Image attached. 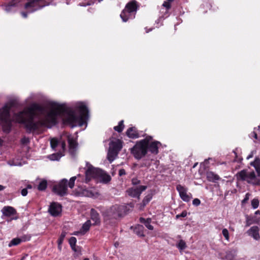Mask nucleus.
I'll use <instances>...</instances> for the list:
<instances>
[{"mask_svg":"<svg viewBox=\"0 0 260 260\" xmlns=\"http://www.w3.org/2000/svg\"><path fill=\"white\" fill-rule=\"evenodd\" d=\"M15 118L24 125L27 133L39 132L49 127V108L33 103L27 109L16 114Z\"/></svg>","mask_w":260,"mask_h":260,"instance_id":"nucleus-1","label":"nucleus"},{"mask_svg":"<svg viewBox=\"0 0 260 260\" xmlns=\"http://www.w3.org/2000/svg\"><path fill=\"white\" fill-rule=\"evenodd\" d=\"M56 110L60 116L61 123L63 126L74 128L77 126H82L87 124L89 119V110L83 103H81L77 107L79 115L71 107L62 105H56Z\"/></svg>","mask_w":260,"mask_h":260,"instance_id":"nucleus-2","label":"nucleus"},{"mask_svg":"<svg viewBox=\"0 0 260 260\" xmlns=\"http://www.w3.org/2000/svg\"><path fill=\"white\" fill-rule=\"evenodd\" d=\"M76 179V176L71 177L69 182L67 179H62L53 186L52 190L59 197L66 196L68 194V185L70 188H73Z\"/></svg>","mask_w":260,"mask_h":260,"instance_id":"nucleus-3","label":"nucleus"},{"mask_svg":"<svg viewBox=\"0 0 260 260\" xmlns=\"http://www.w3.org/2000/svg\"><path fill=\"white\" fill-rule=\"evenodd\" d=\"M140 7V4L136 0H132L128 2L120 15L122 21L126 22L129 19L135 18V15Z\"/></svg>","mask_w":260,"mask_h":260,"instance_id":"nucleus-4","label":"nucleus"},{"mask_svg":"<svg viewBox=\"0 0 260 260\" xmlns=\"http://www.w3.org/2000/svg\"><path fill=\"white\" fill-rule=\"evenodd\" d=\"M87 169L85 171V175L84 177L81 174H78L77 178V182L82 181L88 183L92 179H99L101 175L102 169L94 167L89 162H86Z\"/></svg>","mask_w":260,"mask_h":260,"instance_id":"nucleus-5","label":"nucleus"},{"mask_svg":"<svg viewBox=\"0 0 260 260\" xmlns=\"http://www.w3.org/2000/svg\"><path fill=\"white\" fill-rule=\"evenodd\" d=\"M126 210V206L116 204L106 210L104 212V216L106 219H117L122 217L125 214Z\"/></svg>","mask_w":260,"mask_h":260,"instance_id":"nucleus-6","label":"nucleus"},{"mask_svg":"<svg viewBox=\"0 0 260 260\" xmlns=\"http://www.w3.org/2000/svg\"><path fill=\"white\" fill-rule=\"evenodd\" d=\"M147 140L143 139L137 141L131 149V152L137 159H140L147 154Z\"/></svg>","mask_w":260,"mask_h":260,"instance_id":"nucleus-7","label":"nucleus"},{"mask_svg":"<svg viewBox=\"0 0 260 260\" xmlns=\"http://www.w3.org/2000/svg\"><path fill=\"white\" fill-rule=\"evenodd\" d=\"M236 176L239 180L246 181L248 183L260 186V179L256 177L254 171L248 173L246 170H243L238 172Z\"/></svg>","mask_w":260,"mask_h":260,"instance_id":"nucleus-8","label":"nucleus"},{"mask_svg":"<svg viewBox=\"0 0 260 260\" xmlns=\"http://www.w3.org/2000/svg\"><path fill=\"white\" fill-rule=\"evenodd\" d=\"M49 4V0H27L24 5V9L28 12H34Z\"/></svg>","mask_w":260,"mask_h":260,"instance_id":"nucleus-9","label":"nucleus"},{"mask_svg":"<svg viewBox=\"0 0 260 260\" xmlns=\"http://www.w3.org/2000/svg\"><path fill=\"white\" fill-rule=\"evenodd\" d=\"M56 105L59 104L50 101V128L58 124L59 119H61L56 109Z\"/></svg>","mask_w":260,"mask_h":260,"instance_id":"nucleus-10","label":"nucleus"},{"mask_svg":"<svg viewBox=\"0 0 260 260\" xmlns=\"http://www.w3.org/2000/svg\"><path fill=\"white\" fill-rule=\"evenodd\" d=\"M145 139L147 140V152L149 151L152 154L156 155L158 153V148L161 145V144L160 142L153 140V137L151 136H147L145 138Z\"/></svg>","mask_w":260,"mask_h":260,"instance_id":"nucleus-11","label":"nucleus"},{"mask_svg":"<svg viewBox=\"0 0 260 260\" xmlns=\"http://www.w3.org/2000/svg\"><path fill=\"white\" fill-rule=\"evenodd\" d=\"M62 206L60 203L52 202L50 203V215L54 217H60L62 215Z\"/></svg>","mask_w":260,"mask_h":260,"instance_id":"nucleus-12","label":"nucleus"},{"mask_svg":"<svg viewBox=\"0 0 260 260\" xmlns=\"http://www.w3.org/2000/svg\"><path fill=\"white\" fill-rule=\"evenodd\" d=\"M147 186L140 185L136 187H132L127 190L128 194L133 198H139L142 192L145 190Z\"/></svg>","mask_w":260,"mask_h":260,"instance_id":"nucleus-13","label":"nucleus"},{"mask_svg":"<svg viewBox=\"0 0 260 260\" xmlns=\"http://www.w3.org/2000/svg\"><path fill=\"white\" fill-rule=\"evenodd\" d=\"M14 106V102H11L9 105H5L0 113V119L7 121L10 118V111L11 107Z\"/></svg>","mask_w":260,"mask_h":260,"instance_id":"nucleus-14","label":"nucleus"},{"mask_svg":"<svg viewBox=\"0 0 260 260\" xmlns=\"http://www.w3.org/2000/svg\"><path fill=\"white\" fill-rule=\"evenodd\" d=\"M68 142L69 144V152L72 156H74L78 145L77 139L73 137L69 136L68 137Z\"/></svg>","mask_w":260,"mask_h":260,"instance_id":"nucleus-15","label":"nucleus"},{"mask_svg":"<svg viewBox=\"0 0 260 260\" xmlns=\"http://www.w3.org/2000/svg\"><path fill=\"white\" fill-rule=\"evenodd\" d=\"M176 190L179 192V196L183 201L186 202H188L190 201V197L188 194H187V188L181 185V184H178L176 186Z\"/></svg>","mask_w":260,"mask_h":260,"instance_id":"nucleus-16","label":"nucleus"},{"mask_svg":"<svg viewBox=\"0 0 260 260\" xmlns=\"http://www.w3.org/2000/svg\"><path fill=\"white\" fill-rule=\"evenodd\" d=\"M3 216L10 217L17 214L16 210L11 206H5L2 209Z\"/></svg>","mask_w":260,"mask_h":260,"instance_id":"nucleus-17","label":"nucleus"},{"mask_svg":"<svg viewBox=\"0 0 260 260\" xmlns=\"http://www.w3.org/2000/svg\"><path fill=\"white\" fill-rule=\"evenodd\" d=\"M249 236L252 237L254 239L258 240L260 239L259 234V228L257 226H253L247 232Z\"/></svg>","mask_w":260,"mask_h":260,"instance_id":"nucleus-18","label":"nucleus"},{"mask_svg":"<svg viewBox=\"0 0 260 260\" xmlns=\"http://www.w3.org/2000/svg\"><path fill=\"white\" fill-rule=\"evenodd\" d=\"M126 135L131 139H137L139 137V134L137 128L135 126L129 127L126 132Z\"/></svg>","mask_w":260,"mask_h":260,"instance_id":"nucleus-19","label":"nucleus"},{"mask_svg":"<svg viewBox=\"0 0 260 260\" xmlns=\"http://www.w3.org/2000/svg\"><path fill=\"white\" fill-rule=\"evenodd\" d=\"M90 218L94 221L93 225H99L101 222L99 213L93 208L90 210Z\"/></svg>","mask_w":260,"mask_h":260,"instance_id":"nucleus-20","label":"nucleus"},{"mask_svg":"<svg viewBox=\"0 0 260 260\" xmlns=\"http://www.w3.org/2000/svg\"><path fill=\"white\" fill-rule=\"evenodd\" d=\"M206 178L208 181L216 183L217 181L221 179L220 177L212 171H207L206 173Z\"/></svg>","mask_w":260,"mask_h":260,"instance_id":"nucleus-21","label":"nucleus"},{"mask_svg":"<svg viewBox=\"0 0 260 260\" xmlns=\"http://www.w3.org/2000/svg\"><path fill=\"white\" fill-rule=\"evenodd\" d=\"M122 147V142L120 140H117L116 141L112 142V151H114L115 153H118L121 149Z\"/></svg>","mask_w":260,"mask_h":260,"instance_id":"nucleus-22","label":"nucleus"},{"mask_svg":"<svg viewBox=\"0 0 260 260\" xmlns=\"http://www.w3.org/2000/svg\"><path fill=\"white\" fill-rule=\"evenodd\" d=\"M92 225L91 221L87 220L82 226L80 229L79 232L81 235H84L86 234L90 229L91 225Z\"/></svg>","mask_w":260,"mask_h":260,"instance_id":"nucleus-23","label":"nucleus"},{"mask_svg":"<svg viewBox=\"0 0 260 260\" xmlns=\"http://www.w3.org/2000/svg\"><path fill=\"white\" fill-rule=\"evenodd\" d=\"M99 178L101 179L102 182L104 183H107L111 180V176L102 170L101 175L99 176Z\"/></svg>","mask_w":260,"mask_h":260,"instance_id":"nucleus-24","label":"nucleus"},{"mask_svg":"<svg viewBox=\"0 0 260 260\" xmlns=\"http://www.w3.org/2000/svg\"><path fill=\"white\" fill-rule=\"evenodd\" d=\"M140 222L143 223L145 226L150 230H153V226L150 224L151 219L150 218L145 219L143 217H140L139 219Z\"/></svg>","mask_w":260,"mask_h":260,"instance_id":"nucleus-25","label":"nucleus"},{"mask_svg":"<svg viewBox=\"0 0 260 260\" xmlns=\"http://www.w3.org/2000/svg\"><path fill=\"white\" fill-rule=\"evenodd\" d=\"M144 228L143 225L138 224L135 227L134 229V232L138 236L143 237L145 236L144 234Z\"/></svg>","mask_w":260,"mask_h":260,"instance_id":"nucleus-26","label":"nucleus"},{"mask_svg":"<svg viewBox=\"0 0 260 260\" xmlns=\"http://www.w3.org/2000/svg\"><path fill=\"white\" fill-rule=\"evenodd\" d=\"M76 242L77 239L75 237H71L69 240V244L72 249L75 252L78 251L76 247Z\"/></svg>","mask_w":260,"mask_h":260,"instance_id":"nucleus-27","label":"nucleus"},{"mask_svg":"<svg viewBox=\"0 0 260 260\" xmlns=\"http://www.w3.org/2000/svg\"><path fill=\"white\" fill-rule=\"evenodd\" d=\"M124 128V120H121L118 122V125L114 127V129L118 133H121Z\"/></svg>","mask_w":260,"mask_h":260,"instance_id":"nucleus-28","label":"nucleus"},{"mask_svg":"<svg viewBox=\"0 0 260 260\" xmlns=\"http://www.w3.org/2000/svg\"><path fill=\"white\" fill-rule=\"evenodd\" d=\"M138 165L140 168L144 167L148 168L151 166V161L148 159H144Z\"/></svg>","mask_w":260,"mask_h":260,"instance_id":"nucleus-29","label":"nucleus"},{"mask_svg":"<svg viewBox=\"0 0 260 260\" xmlns=\"http://www.w3.org/2000/svg\"><path fill=\"white\" fill-rule=\"evenodd\" d=\"M61 153L57 152L50 155V160H58L61 157Z\"/></svg>","mask_w":260,"mask_h":260,"instance_id":"nucleus-30","label":"nucleus"},{"mask_svg":"<svg viewBox=\"0 0 260 260\" xmlns=\"http://www.w3.org/2000/svg\"><path fill=\"white\" fill-rule=\"evenodd\" d=\"M152 198V196L151 194H148L143 199L142 201V205L145 206L151 201Z\"/></svg>","mask_w":260,"mask_h":260,"instance_id":"nucleus-31","label":"nucleus"},{"mask_svg":"<svg viewBox=\"0 0 260 260\" xmlns=\"http://www.w3.org/2000/svg\"><path fill=\"white\" fill-rule=\"evenodd\" d=\"M47 182L46 180L41 181L38 186V189L39 190L42 191L46 189L47 187Z\"/></svg>","mask_w":260,"mask_h":260,"instance_id":"nucleus-32","label":"nucleus"},{"mask_svg":"<svg viewBox=\"0 0 260 260\" xmlns=\"http://www.w3.org/2000/svg\"><path fill=\"white\" fill-rule=\"evenodd\" d=\"M177 247L180 250H184L186 247L185 242L183 240H179L178 243L177 245Z\"/></svg>","mask_w":260,"mask_h":260,"instance_id":"nucleus-33","label":"nucleus"},{"mask_svg":"<svg viewBox=\"0 0 260 260\" xmlns=\"http://www.w3.org/2000/svg\"><path fill=\"white\" fill-rule=\"evenodd\" d=\"M21 242L19 238H14L11 240L10 243L9 244V246H12L13 245H17L19 244Z\"/></svg>","mask_w":260,"mask_h":260,"instance_id":"nucleus-34","label":"nucleus"},{"mask_svg":"<svg viewBox=\"0 0 260 260\" xmlns=\"http://www.w3.org/2000/svg\"><path fill=\"white\" fill-rule=\"evenodd\" d=\"M50 145L52 149H54L58 145V142L57 139L53 138L50 140Z\"/></svg>","mask_w":260,"mask_h":260,"instance_id":"nucleus-35","label":"nucleus"},{"mask_svg":"<svg viewBox=\"0 0 260 260\" xmlns=\"http://www.w3.org/2000/svg\"><path fill=\"white\" fill-rule=\"evenodd\" d=\"M259 205V200L257 199H254L251 201V206L253 209H256Z\"/></svg>","mask_w":260,"mask_h":260,"instance_id":"nucleus-36","label":"nucleus"},{"mask_svg":"<svg viewBox=\"0 0 260 260\" xmlns=\"http://www.w3.org/2000/svg\"><path fill=\"white\" fill-rule=\"evenodd\" d=\"M222 234L225 239L229 241L230 239L229 231L226 229H223L222 231Z\"/></svg>","mask_w":260,"mask_h":260,"instance_id":"nucleus-37","label":"nucleus"},{"mask_svg":"<svg viewBox=\"0 0 260 260\" xmlns=\"http://www.w3.org/2000/svg\"><path fill=\"white\" fill-rule=\"evenodd\" d=\"M21 0H11L9 4H10L12 7L16 8L18 6L19 3Z\"/></svg>","mask_w":260,"mask_h":260,"instance_id":"nucleus-38","label":"nucleus"},{"mask_svg":"<svg viewBox=\"0 0 260 260\" xmlns=\"http://www.w3.org/2000/svg\"><path fill=\"white\" fill-rule=\"evenodd\" d=\"M187 211L186 210H184L182 212L181 214L176 215L175 218L176 219L180 218L181 217L184 218L185 217L187 216Z\"/></svg>","mask_w":260,"mask_h":260,"instance_id":"nucleus-39","label":"nucleus"},{"mask_svg":"<svg viewBox=\"0 0 260 260\" xmlns=\"http://www.w3.org/2000/svg\"><path fill=\"white\" fill-rule=\"evenodd\" d=\"M171 2H169L168 1L166 0L162 4V6L166 8V10H169L171 8Z\"/></svg>","mask_w":260,"mask_h":260,"instance_id":"nucleus-40","label":"nucleus"},{"mask_svg":"<svg viewBox=\"0 0 260 260\" xmlns=\"http://www.w3.org/2000/svg\"><path fill=\"white\" fill-rule=\"evenodd\" d=\"M31 236L28 235H23L21 237L19 238L21 242H25L26 241H29L30 239Z\"/></svg>","mask_w":260,"mask_h":260,"instance_id":"nucleus-41","label":"nucleus"},{"mask_svg":"<svg viewBox=\"0 0 260 260\" xmlns=\"http://www.w3.org/2000/svg\"><path fill=\"white\" fill-rule=\"evenodd\" d=\"M14 8H15V7H12L9 3L5 6V10L7 12H10L13 11L14 10Z\"/></svg>","mask_w":260,"mask_h":260,"instance_id":"nucleus-42","label":"nucleus"},{"mask_svg":"<svg viewBox=\"0 0 260 260\" xmlns=\"http://www.w3.org/2000/svg\"><path fill=\"white\" fill-rule=\"evenodd\" d=\"M118 153H115L114 151H112V149L110 148L108 153V159L111 160L110 157L114 155H116Z\"/></svg>","mask_w":260,"mask_h":260,"instance_id":"nucleus-43","label":"nucleus"},{"mask_svg":"<svg viewBox=\"0 0 260 260\" xmlns=\"http://www.w3.org/2000/svg\"><path fill=\"white\" fill-rule=\"evenodd\" d=\"M132 184L134 185H138L141 183V181L136 178H133L132 180Z\"/></svg>","mask_w":260,"mask_h":260,"instance_id":"nucleus-44","label":"nucleus"},{"mask_svg":"<svg viewBox=\"0 0 260 260\" xmlns=\"http://www.w3.org/2000/svg\"><path fill=\"white\" fill-rule=\"evenodd\" d=\"M201 204V201L199 199H194L192 201V204L196 206H199Z\"/></svg>","mask_w":260,"mask_h":260,"instance_id":"nucleus-45","label":"nucleus"},{"mask_svg":"<svg viewBox=\"0 0 260 260\" xmlns=\"http://www.w3.org/2000/svg\"><path fill=\"white\" fill-rule=\"evenodd\" d=\"M21 143L23 144H27L29 142V139L26 137H23L21 140Z\"/></svg>","mask_w":260,"mask_h":260,"instance_id":"nucleus-46","label":"nucleus"},{"mask_svg":"<svg viewBox=\"0 0 260 260\" xmlns=\"http://www.w3.org/2000/svg\"><path fill=\"white\" fill-rule=\"evenodd\" d=\"M64 236H65V235H63L62 234L61 235L60 237H59V239L58 240V243L59 245L62 243V241L63 240Z\"/></svg>","mask_w":260,"mask_h":260,"instance_id":"nucleus-47","label":"nucleus"},{"mask_svg":"<svg viewBox=\"0 0 260 260\" xmlns=\"http://www.w3.org/2000/svg\"><path fill=\"white\" fill-rule=\"evenodd\" d=\"M126 174V172H125V171L124 169H121L119 170V172H118V175L120 176H122L123 175H125Z\"/></svg>","mask_w":260,"mask_h":260,"instance_id":"nucleus-48","label":"nucleus"},{"mask_svg":"<svg viewBox=\"0 0 260 260\" xmlns=\"http://www.w3.org/2000/svg\"><path fill=\"white\" fill-rule=\"evenodd\" d=\"M27 193H28V192H27V188H23L21 190V193L22 196H26L27 195Z\"/></svg>","mask_w":260,"mask_h":260,"instance_id":"nucleus-49","label":"nucleus"},{"mask_svg":"<svg viewBox=\"0 0 260 260\" xmlns=\"http://www.w3.org/2000/svg\"><path fill=\"white\" fill-rule=\"evenodd\" d=\"M10 130H11V124H9L8 125V126H7L6 128H4V132H6V133H9L10 132Z\"/></svg>","mask_w":260,"mask_h":260,"instance_id":"nucleus-50","label":"nucleus"},{"mask_svg":"<svg viewBox=\"0 0 260 260\" xmlns=\"http://www.w3.org/2000/svg\"><path fill=\"white\" fill-rule=\"evenodd\" d=\"M250 136H251V137H253L255 139H257V135L255 132H254V131L252 132L250 134Z\"/></svg>","mask_w":260,"mask_h":260,"instance_id":"nucleus-51","label":"nucleus"},{"mask_svg":"<svg viewBox=\"0 0 260 260\" xmlns=\"http://www.w3.org/2000/svg\"><path fill=\"white\" fill-rule=\"evenodd\" d=\"M249 194L248 193H246L245 195V197L244 200L242 201L243 203H246L249 200Z\"/></svg>","mask_w":260,"mask_h":260,"instance_id":"nucleus-52","label":"nucleus"},{"mask_svg":"<svg viewBox=\"0 0 260 260\" xmlns=\"http://www.w3.org/2000/svg\"><path fill=\"white\" fill-rule=\"evenodd\" d=\"M28 13V12H22L21 13V14L23 18H27V13Z\"/></svg>","mask_w":260,"mask_h":260,"instance_id":"nucleus-53","label":"nucleus"},{"mask_svg":"<svg viewBox=\"0 0 260 260\" xmlns=\"http://www.w3.org/2000/svg\"><path fill=\"white\" fill-rule=\"evenodd\" d=\"M255 170L257 174V176L260 177V168L259 167H255Z\"/></svg>","mask_w":260,"mask_h":260,"instance_id":"nucleus-54","label":"nucleus"},{"mask_svg":"<svg viewBox=\"0 0 260 260\" xmlns=\"http://www.w3.org/2000/svg\"><path fill=\"white\" fill-rule=\"evenodd\" d=\"M5 188V186H3L2 185H0V191L3 190Z\"/></svg>","mask_w":260,"mask_h":260,"instance_id":"nucleus-55","label":"nucleus"},{"mask_svg":"<svg viewBox=\"0 0 260 260\" xmlns=\"http://www.w3.org/2000/svg\"><path fill=\"white\" fill-rule=\"evenodd\" d=\"M253 156V155L252 154H249L247 157V159H249L250 158L252 157Z\"/></svg>","mask_w":260,"mask_h":260,"instance_id":"nucleus-56","label":"nucleus"},{"mask_svg":"<svg viewBox=\"0 0 260 260\" xmlns=\"http://www.w3.org/2000/svg\"><path fill=\"white\" fill-rule=\"evenodd\" d=\"M250 224H251V223L249 222V221L248 220H247V224H246V225L247 226H249Z\"/></svg>","mask_w":260,"mask_h":260,"instance_id":"nucleus-57","label":"nucleus"},{"mask_svg":"<svg viewBox=\"0 0 260 260\" xmlns=\"http://www.w3.org/2000/svg\"><path fill=\"white\" fill-rule=\"evenodd\" d=\"M62 147H63V148H64V147H65V146H66V144H65V143H64V142L62 143Z\"/></svg>","mask_w":260,"mask_h":260,"instance_id":"nucleus-58","label":"nucleus"},{"mask_svg":"<svg viewBox=\"0 0 260 260\" xmlns=\"http://www.w3.org/2000/svg\"><path fill=\"white\" fill-rule=\"evenodd\" d=\"M31 186L30 185H28L27 186V188H31Z\"/></svg>","mask_w":260,"mask_h":260,"instance_id":"nucleus-59","label":"nucleus"},{"mask_svg":"<svg viewBox=\"0 0 260 260\" xmlns=\"http://www.w3.org/2000/svg\"><path fill=\"white\" fill-rule=\"evenodd\" d=\"M78 233H80L79 231L75 232L74 234L75 235H77Z\"/></svg>","mask_w":260,"mask_h":260,"instance_id":"nucleus-60","label":"nucleus"},{"mask_svg":"<svg viewBox=\"0 0 260 260\" xmlns=\"http://www.w3.org/2000/svg\"><path fill=\"white\" fill-rule=\"evenodd\" d=\"M259 212H260L259 211H257L255 212V214H257L259 213Z\"/></svg>","mask_w":260,"mask_h":260,"instance_id":"nucleus-61","label":"nucleus"},{"mask_svg":"<svg viewBox=\"0 0 260 260\" xmlns=\"http://www.w3.org/2000/svg\"><path fill=\"white\" fill-rule=\"evenodd\" d=\"M17 219V217H15V218H12L10 220V221H11V220H13V219Z\"/></svg>","mask_w":260,"mask_h":260,"instance_id":"nucleus-62","label":"nucleus"},{"mask_svg":"<svg viewBox=\"0 0 260 260\" xmlns=\"http://www.w3.org/2000/svg\"><path fill=\"white\" fill-rule=\"evenodd\" d=\"M83 260H89V258H84Z\"/></svg>","mask_w":260,"mask_h":260,"instance_id":"nucleus-63","label":"nucleus"},{"mask_svg":"<svg viewBox=\"0 0 260 260\" xmlns=\"http://www.w3.org/2000/svg\"><path fill=\"white\" fill-rule=\"evenodd\" d=\"M259 128H260V125L258 126Z\"/></svg>","mask_w":260,"mask_h":260,"instance_id":"nucleus-64","label":"nucleus"}]
</instances>
